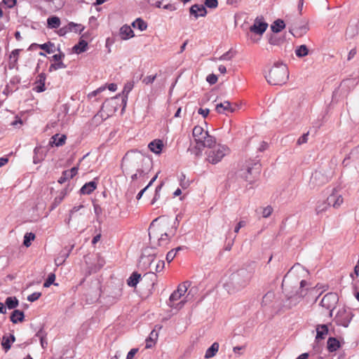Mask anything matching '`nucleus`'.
<instances>
[{
  "mask_svg": "<svg viewBox=\"0 0 359 359\" xmlns=\"http://www.w3.org/2000/svg\"><path fill=\"white\" fill-rule=\"evenodd\" d=\"M210 110L208 109H202L200 108L198 110V113L201 115H202L203 117L205 118L209 114Z\"/></svg>",
  "mask_w": 359,
  "mask_h": 359,
  "instance_id": "60",
  "label": "nucleus"
},
{
  "mask_svg": "<svg viewBox=\"0 0 359 359\" xmlns=\"http://www.w3.org/2000/svg\"><path fill=\"white\" fill-rule=\"evenodd\" d=\"M20 51V49H15L9 55L8 67L10 69H13L15 67L18 60L19 53Z\"/></svg>",
  "mask_w": 359,
  "mask_h": 359,
  "instance_id": "19",
  "label": "nucleus"
},
{
  "mask_svg": "<svg viewBox=\"0 0 359 359\" xmlns=\"http://www.w3.org/2000/svg\"><path fill=\"white\" fill-rule=\"evenodd\" d=\"M327 348L330 351L332 352L339 348V342L335 338L330 337L327 340Z\"/></svg>",
  "mask_w": 359,
  "mask_h": 359,
  "instance_id": "32",
  "label": "nucleus"
},
{
  "mask_svg": "<svg viewBox=\"0 0 359 359\" xmlns=\"http://www.w3.org/2000/svg\"><path fill=\"white\" fill-rule=\"evenodd\" d=\"M140 262L144 264L147 263L152 273L161 272L165 266V262L163 260H158L156 262L155 257L153 255H149L148 257L142 256Z\"/></svg>",
  "mask_w": 359,
  "mask_h": 359,
  "instance_id": "7",
  "label": "nucleus"
},
{
  "mask_svg": "<svg viewBox=\"0 0 359 359\" xmlns=\"http://www.w3.org/2000/svg\"><path fill=\"white\" fill-rule=\"evenodd\" d=\"M55 276L54 273H50L48 276V278L47 280L45 281V283H43V287H50L53 283V282L55 281Z\"/></svg>",
  "mask_w": 359,
  "mask_h": 359,
  "instance_id": "44",
  "label": "nucleus"
},
{
  "mask_svg": "<svg viewBox=\"0 0 359 359\" xmlns=\"http://www.w3.org/2000/svg\"><path fill=\"white\" fill-rule=\"evenodd\" d=\"M68 25V27H69V30L70 31V32H74L75 33H81L83 29H84V27L81 25V24H77V23H74V22H69L67 24Z\"/></svg>",
  "mask_w": 359,
  "mask_h": 359,
  "instance_id": "35",
  "label": "nucleus"
},
{
  "mask_svg": "<svg viewBox=\"0 0 359 359\" xmlns=\"http://www.w3.org/2000/svg\"><path fill=\"white\" fill-rule=\"evenodd\" d=\"M88 46V43L84 40H80L79 42L76 44L73 49L76 53H81L86 51Z\"/></svg>",
  "mask_w": 359,
  "mask_h": 359,
  "instance_id": "33",
  "label": "nucleus"
},
{
  "mask_svg": "<svg viewBox=\"0 0 359 359\" xmlns=\"http://www.w3.org/2000/svg\"><path fill=\"white\" fill-rule=\"evenodd\" d=\"M328 332V328L326 325H320L316 327V339H323Z\"/></svg>",
  "mask_w": 359,
  "mask_h": 359,
  "instance_id": "25",
  "label": "nucleus"
},
{
  "mask_svg": "<svg viewBox=\"0 0 359 359\" xmlns=\"http://www.w3.org/2000/svg\"><path fill=\"white\" fill-rule=\"evenodd\" d=\"M24 313L20 310H14L11 315V320L13 323L22 322L24 319Z\"/></svg>",
  "mask_w": 359,
  "mask_h": 359,
  "instance_id": "24",
  "label": "nucleus"
},
{
  "mask_svg": "<svg viewBox=\"0 0 359 359\" xmlns=\"http://www.w3.org/2000/svg\"><path fill=\"white\" fill-rule=\"evenodd\" d=\"M148 147L155 154H160L163 147V142L161 140L156 139L151 142Z\"/></svg>",
  "mask_w": 359,
  "mask_h": 359,
  "instance_id": "15",
  "label": "nucleus"
},
{
  "mask_svg": "<svg viewBox=\"0 0 359 359\" xmlns=\"http://www.w3.org/2000/svg\"><path fill=\"white\" fill-rule=\"evenodd\" d=\"M352 318V315L349 309L344 308L339 309L336 316L335 321L337 325L343 327H348Z\"/></svg>",
  "mask_w": 359,
  "mask_h": 359,
  "instance_id": "8",
  "label": "nucleus"
},
{
  "mask_svg": "<svg viewBox=\"0 0 359 359\" xmlns=\"http://www.w3.org/2000/svg\"><path fill=\"white\" fill-rule=\"evenodd\" d=\"M41 296V293L39 292H35L27 297V300L30 302H33L39 299Z\"/></svg>",
  "mask_w": 359,
  "mask_h": 359,
  "instance_id": "46",
  "label": "nucleus"
},
{
  "mask_svg": "<svg viewBox=\"0 0 359 359\" xmlns=\"http://www.w3.org/2000/svg\"><path fill=\"white\" fill-rule=\"evenodd\" d=\"M285 27V24L283 20L278 19L275 20L271 25V29L273 32L278 33L281 32Z\"/></svg>",
  "mask_w": 359,
  "mask_h": 359,
  "instance_id": "23",
  "label": "nucleus"
},
{
  "mask_svg": "<svg viewBox=\"0 0 359 359\" xmlns=\"http://www.w3.org/2000/svg\"><path fill=\"white\" fill-rule=\"evenodd\" d=\"M295 55L298 57H303L309 54V49L306 45H300L295 48Z\"/></svg>",
  "mask_w": 359,
  "mask_h": 359,
  "instance_id": "29",
  "label": "nucleus"
},
{
  "mask_svg": "<svg viewBox=\"0 0 359 359\" xmlns=\"http://www.w3.org/2000/svg\"><path fill=\"white\" fill-rule=\"evenodd\" d=\"M305 294L303 291L301 292L300 296L295 295L293 297H290L289 299L290 300V306H294L297 304L299 302V299L300 297H303Z\"/></svg>",
  "mask_w": 359,
  "mask_h": 359,
  "instance_id": "47",
  "label": "nucleus"
},
{
  "mask_svg": "<svg viewBox=\"0 0 359 359\" xmlns=\"http://www.w3.org/2000/svg\"><path fill=\"white\" fill-rule=\"evenodd\" d=\"M219 350V344L217 342H214L210 347H209L205 353V358H210L215 355Z\"/></svg>",
  "mask_w": 359,
  "mask_h": 359,
  "instance_id": "26",
  "label": "nucleus"
},
{
  "mask_svg": "<svg viewBox=\"0 0 359 359\" xmlns=\"http://www.w3.org/2000/svg\"><path fill=\"white\" fill-rule=\"evenodd\" d=\"M329 206L328 203L323 201V202H319L316 206V211L317 214H320L325 211Z\"/></svg>",
  "mask_w": 359,
  "mask_h": 359,
  "instance_id": "40",
  "label": "nucleus"
},
{
  "mask_svg": "<svg viewBox=\"0 0 359 359\" xmlns=\"http://www.w3.org/2000/svg\"><path fill=\"white\" fill-rule=\"evenodd\" d=\"M60 24V20L57 16H51L47 19V27L50 29L58 28Z\"/></svg>",
  "mask_w": 359,
  "mask_h": 359,
  "instance_id": "27",
  "label": "nucleus"
},
{
  "mask_svg": "<svg viewBox=\"0 0 359 359\" xmlns=\"http://www.w3.org/2000/svg\"><path fill=\"white\" fill-rule=\"evenodd\" d=\"M188 286L187 285V283H184L182 284H180L176 290H175L170 296L169 302H168V306L175 309H180L182 308V306L185 304V300H181L180 302H177L182 296L184 295V294L187 291Z\"/></svg>",
  "mask_w": 359,
  "mask_h": 359,
  "instance_id": "5",
  "label": "nucleus"
},
{
  "mask_svg": "<svg viewBox=\"0 0 359 359\" xmlns=\"http://www.w3.org/2000/svg\"><path fill=\"white\" fill-rule=\"evenodd\" d=\"M163 184L161 183L156 187V190H155V195L152 200V203H154V202L160 198V191L163 187Z\"/></svg>",
  "mask_w": 359,
  "mask_h": 359,
  "instance_id": "49",
  "label": "nucleus"
},
{
  "mask_svg": "<svg viewBox=\"0 0 359 359\" xmlns=\"http://www.w3.org/2000/svg\"><path fill=\"white\" fill-rule=\"evenodd\" d=\"M266 79L269 83L271 85H281L285 83L289 77L288 69L286 65L283 63H276L271 69Z\"/></svg>",
  "mask_w": 359,
  "mask_h": 359,
  "instance_id": "2",
  "label": "nucleus"
},
{
  "mask_svg": "<svg viewBox=\"0 0 359 359\" xmlns=\"http://www.w3.org/2000/svg\"><path fill=\"white\" fill-rule=\"evenodd\" d=\"M133 87H134L133 81H128L125 84L123 90V94L124 95L123 102H124L125 103L126 102L125 100L128 99V95L130 93V92L133 90Z\"/></svg>",
  "mask_w": 359,
  "mask_h": 359,
  "instance_id": "34",
  "label": "nucleus"
},
{
  "mask_svg": "<svg viewBox=\"0 0 359 359\" xmlns=\"http://www.w3.org/2000/svg\"><path fill=\"white\" fill-rule=\"evenodd\" d=\"M73 246H72V248L68 250L67 252L64 253L63 255H61V257H58L55 259V262L57 266L62 264L64 262V261L68 257L69 254Z\"/></svg>",
  "mask_w": 359,
  "mask_h": 359,
  "instance_id": "41",
  "label": "nucleus"
},
{
  "mask_svg": "<svg viewBox=\"0 0 359 359\" xmlns=\"http://www.w3.org/2000/svg\"><path fill=\"white\" fill-rule=\"evenodd\" d=\"M205 5L210 8H215L218 5L217 0H205Z\"/></svg>",
  "mask_w": 359,
  "mask_h": 359,
  "instance_id": "48",
  "label": "nucleus"
},
{
  "mask_svg": "<svg viewBox=\"0 0 359 359\" xmlns=\"http://www.w3.org/2000/svg\"><path fill=\"white\" fill-rule=\"evenodd\" d=\"M105 90V87H100L97 88V90L93 91L92 93L88 94V97L92 98L93 97H95L98 93L102 92Z\"/></svg>",
  "mask_w": 359,
  "mask_h": 359,
  "instance_id": "56",
  "label": "nucleus"
},
{
  "mask_svg": "<svg viewBox=\"0 0 359 359\" xmlns=\"http://www.w3.org/2000/svg\"><path fill=\"white\" fill-rule=\"evenodd\" d=\"M215 110L219 114L233 113L236 110V106L232 105L229 101H224L223 102L217 104L215 106Z\"/></svg>",
  "mask_w": 359,
  "mask_h": 359,
  "instance_id": "10",
  "label": "nucleus"
},
{
  "mask_svg": "<svg viewBox=\"0 0 359 359\" xmlns=\"http://www.w3.org/2000/svg\"><path fill=\"white\" fill-rule=\"evenodd\" d=\"M192 135L196 147L199 150L212 146L215 143V137L210 135L208 130L200 126H196L193 128Z\"/></svg>",
  "mask_w": 359,
  "mask_h": 359,
  "instance_id": "3",
  "label": "nucleus"
},
{
  "mask_svg": "<svg viewBox=\"0 0 359 359\" xmlns=\"http://www.w3.org/2000/svg\"><path fill=\"white\" fill-rule=\"evenodd\" d=\"M35 238V235L30 232L26 233L24 236L23 244L26 247H29L31 245V243Z\"/></svg>",
  "mask_w": 359,
  "mask_h": 359,
  "instance_id": "37",
  "label": "nucleus"
},
{
  "mask_svg": "<svg viewBox=\"0 0 359 359\" xmlns=\"http://www.w3.org/2000/svg\"><path fill=\"white\" fill-rule=\"evenodd\" d=\"M62 196L58 195L55 198L54 202L53 203L52 209H54L56 206H57L63 200Z\"/></svg>",
  "mask_w": 359,
  "mask_h": 359,
  "instance_id": "58",
  "label": "nucleus"
},
{
  "mask_svg": "<svg viewBox=\"0 0 359 359\" xmlns=\"http://www.w3.org/2000/svg\"><path fill=\"white\" fill-rule=\"evenodd\" d=\"M78 172V167H73L70 170H65L62 172V175L58 180L60 184L64 183L67 180L73 178Z\"/></svg>",
  "mask_w": 359,
  "mask_h": 359,
  "instance_id": "16",
  "label": "nucleus"
},
{
  "mask_svg": "<svg viewBox=\"0 0 359 359\" xmlns=\"http://www.w3.org/2000/svg\"><path fill=\"white\" fill-rule=\"evenodd\" d=\"M156 74L147 76L143 79V83H144L147 85L152 83L154 81V80L156 79Z\"/></svg>",
  "mask_w": 359,
  "mask_h": 359,
  "instance_id": "51",
  "label": "nucleus"
},
{
  "mask_svg": "<svg viewBox=\"0 0 359 359\" xmlns=\"http://www.w3.org/2000/svg\"><path fill=\"white\" fill-rule=\"evenodd\" d=\"M15 340V338L13 334H10L8 337L4 336L1 341V346L5 349L6 352L11 348V344Z\"/></svg>",
  "mask_w": 359,
  "mask_h": 359,
  "instance_id": "21",
  "label": "nucleus"
},
{
  "mask_svg": "<svg viewBox=\"0 0 359 359\" xmlns=\"http://www.w3.org/2000/svg\"><path fill=\"white\" fill-rule=\"evenodd\" d=\"M6 306L1 303V313L6 311V309H13L18 305V300L15 297H7L5 302Z\"/></svg>",
  "mask_w": 359,
  "mask_h": 359,
  "instance_id": "18",
  "label": "nucleus"
},
{
  "mask_svg": "<svg viewBox=\"0 0 359 359\" xmlns=\"http://www.w3.org/2000/svg\"><path fill=\"white\" fill-rule=\"evenodd\" d=\"M306 30H307V28L305 27V26H303L300 28V31L299 32V30L296 28V27H294L293 29H292L290 30V32L291 34L294 36H301L302 34L304 33H306Z\"/></svg>",
  "mask_w": 359,
  "mask_h": 359,
  "instance_id": "42",
  "label": "nucleus"
},
{
  "mask_svg": "<svg viewBox=\"0 0 359 359\" xmlns=\"http://www.w3.org/2000/svg\"><path fill=\"white\" fill-rule=\"evenodd\" d=\"M39 152V149L36 148L34 149L35 156H34V158H33V162L35 164H37V163H40V161L41 160L40 158L38 157V153Z\"/></svg>",
  "mask_w": 359,
  "mask_h": 359,
  "instance_id": "62",
  "label": "nucleus"
},
{
  "mask_svg": "<svg viewBox=\"0 0 359 359\" xmlns=\"http://www.w3.org/2000/svg\"><path fill=\"white\" fill-rule=\"evenodd\" d=\"M156 220H157V219H154L151 222V225L149 226V239L150 240H151L152 238H154V239L157 238L158 239V245L161 246V245H165V244H167L168 243L169 238H168V235L166 233H161V237L160 238H157L158 237L157 231L154 228V223Z\"/></svg>",
  "mask_w": 359,
  "mask_h": 359,
  "instance_id": "9",
  "label": "nucleus"
},
{
  "mask_svg": "<svg viewBox=\"0 0 359 359\" xmlns=\"http://www.w3.org/2000/svg\"><path fill=\"white\" fill-rule=\"evenodd\" d=\"M234 57V53L231 50H229L226 53H224L218 58H215L214 60H231Z\"/></svg>",
  "mask_w": 359,
  "mask_h": 359,
  "instance_id": "38",
  "label": "nucleus"
},
{
  "mask_svg": "<svg viewBox=\"0 0 359 359\" xmlns=\"http://www.w3.org/2000/svg\"><path fill=\"white\" fill-rule=\"evenodd\" d=\"M206 81L210 84H215L217 81V76L214 74H210L207 76Z\"/></svg>",
  "mask_w": 359,
  "mask_h": 359,
  "instance_id": "52",
  "label": "nucleus"
},
{
  "mask_svg": "<svg viewBox=\"0 0 359 359\" xmlns=\"http://www.w3.org/2000/svg\"><path fill=\"white\" fill-rule=\"evenodd\" d=\"M357 32L356 29L355 28H353L352 27H349L347 29L346 34L349 36H353L355 35V34Z\"/></svg>",
  "mask_w": 359,
  "mask_h": 359,
  "instance_id": "64",
  "label": "nucleus"
},
{
  "mask_svg": "<svg viewBox=\"0 0 359 359\" xmlns=\"http://www.w3.org/2000/svg\"><path fill=\"white\" fill-rule=\"evenodd\" d=\"M39 48L48 53H52L55 51V46L50 42L41 44Z\"/></svg>",
  "mask_w": 359,
  "mask_h": 359,
  "instance_id": "36",
  "label": "nucleus"
},
{
  "mask_svg": "<svg viewBox=\"0 0 359 359\" xmlns=\"http://www.w3.org/2000/svg\"><path fill=\"white\" fill-rule=\"evenodd\" d=\"M208 149L206 151V161L211 164H217L220 162L223 158L230 154V149L225 144H215L207 147Z\"/></svg>",
  "mask_w": 359,
  "mask_h": 359,
  "instance_id": "4",
  "label": "nucleus"
},
{
  "mask_svg": "<svg viewBox=\"0 0 359 359\" xmlns=\"http://www.w3.org/2000/svg\"><path fill=\"white\" fill-rule=\"evenodd\" d=\"M141 278L140 273L133 272L128 279V285L130 287H135Z\"/></svg>",
  "mask_w": 359,
  "mask_h": 359,
  "instance_id": "30",
  "label": "nucleus"
},
{
  "mask_svg": "<svg viewBox=\"0 0 359 359\" xmlns=\"http://www.w3.org/2000/svg\"><path fill=\"white\" fill-rule=\"evenodd\" d=\"M65 54L60 53V54H55L53 55L52 58L55 62H60L62 61V59L64 58Z\"/></svg>",
  "mask_w": 359,
  "mask_h": 359,
  "instance_id": "61",
  "label": "nucleus"
},
{
  "mask_svg": "<svg viewBox=\"0 0 359 359\" xmlns=\"http://www.w3.org/2000/svg\"><path fill=\"white\" fill-rule=\"evenodd\" d=\"M272 212H273L272 207L270 205H268L263 208L262 212V217L264 218H267L271 215Z\"/></svg>",
  "mask_w": 359,
  "mask_h": 359,
  "instance_id": "45",
  "label": "nucleus"
},
{
  "mask_svg": "<svg viewBox=\"0 0 359 359\" xmlns=\"http://www.w3.org/2000/svg\"><path fill=\"white\" fill-rule=\"evenodd\" d=\"M245 224H246V223H245V221H243V220L240 221V222L237 224V225L236 226V227H235V229H234V232H235L236 233H238L239 230H240L242 227L245 226Z\"/></svg>",
  "mask_w": 359,
  "mask_h": 359,
  "instance_id": "59",
  "label": "nucleus"
},
{
  "mask_svg": "<svg viewBox=\"0 0 359 359\" xmlns=\"http://www.w3.org/2000/svg\"><path fill=\"white\" fill-rule=\"evenodd\" d=\"M46 76L44 73L39 74L34 82L33 90L36 93H42L46 90L45 82Z\"/></svg>",
  "mask_w": 359,
  "mask_h": 359,
  "instance_id": "13",
  "label": "nucleus"
},
{
  "mask_svg": "<svg viewBox=\"0 0 359 359\" xmlns=\"http://www.w3.org/2000/svg\"><path fill=\"white\" fill-rule=\"evenodd\" d=\"M246 172L248 174L257 176L260 172V164L258 162L254 163L253 166H247Z\"/></svg>",
  "mask_w": 359,
  "mask_h": 359,
  "instance_id": "31",
  "label": "nucleus"
},
{
  "mask_svg": "<svg viewBox=\"0 0 359 359\" xmlns=\"http://www.w3.org/2000/svg\"><path fill=\"white\" fill-rule=\"evenodd\" d=\"M83 208V205H76V206L73 207L72 209L70 210V212H69V221L71 219V218L72 217V216L74 215V214L75 212L79 211Z\"/></svg>",
  "mask_w": 359,
  "mask_h": 359,
  "instance_id": "53",
  "label": "nucleus"
},
{
  "mask_svg": "<svg viewBox=\"0 0 359 359\" xmlns=\"http://www.w3.org/2000/svg\"><path fill=\"white\" fill-rule=\"evenodd\" d=\"M69 27H68V25H67L66 26H64L62 27H61L58 32H57V34L60 35V36H65V34H67V33L70 32V31L69 30Z\"/></svg>",
  "mask_w": 359,
  "mask_h": 359,
  "instance_id": "54",
  "label": "nucleus"
},
{
  "mask_svg": "<svg viewBox=\"0 0 359 359\" xmlns=\"http://www.w3.org/2000/svg\"><path fill=\"white\" fill-rule=\"evenodd\" d=\"M327 202L329 205H332L334 208H337L343 203V198L338 191L334 190L332 194L328 196Z\"/></svg>",
  "mask_w": 359,
  "mask_h": 359,
  "instance_id": "11",
  "label": "nucleus"
},
{
  "mask_svg": "<svg viewBox=\"0 0 359 359\" xmlns=\"http://www.w3.org/2000/svg\"><path fill=\"white\" fill-rule=\"evenodd\" d=\"M132 27L134 29H139L140 31L142 32L147 29V22L143 20L142 18H137L134 22H132Z\"/></svg>",
  "mask_w": 359,
  "mask_h": 359,
  "instance_id": "28",
  "label": "nucleus"
},
{
  "mask_svg": "<svg viewBox=\"0 0 359 359\" xmlns=\"http://www.w3.org/2000/svg\"><path fill=\"white\" fill-rule=\"evenodd\" d=\"M66 68V65L62 62H55L49 67V72L56 71L60 69Z\"/></svg>",
  "mask_w": 359,
  "mask_h": 359,
  "instance_id": "39",
  "label": "nucleus"
},
{
  "mask_svg": "<svg viewBox=\"0 0 359 359\" xmlns=\"http://www.w3.org/2000/svg\"><path fill=\"white\" fill-rule=\"evenodd\" d=\"M97 187V184L95 182H89L86 183L80 189V192L82 194H90Z\"/></svg>",
  "mask_w": 359,
  "mask_h": 359,
  "instance_id": "22",
  "label": "nucleus"
},
{
  "mask_svg": "<svg viewBox=\"0 0 359 359\" xmlns=\"http://www.w3.org/2000/svg\"><path fill=\"white\" fill-rule=\"evenodd\" d=\"M308 135H309V133H305L303 135H302L297 140V144H304L307 142L308 140Z\"/></svg>",
  "mask_w": 359,
  "mask_h": 359,
  "instance_id": "57",
  "label": "nucleus"
},
{
  "mask_svg": "<svg viewBox=\"0 0 359 359\" xmlns=\"http://www.w3.org/2000/svg\"><path fill=\"white\" fill-rule=\"evenodd\" d=\"M119 36L122 40H128L134 37V32L128 25H123L119 30Z\"/></svg>",
  "mask_w": 359,
  "mask_h": 359,
  "instance_id": "14",
  "label": "nucleus"
},
{
  "mask_svg": "<svg viewBox=\"0 0 359 359\" xmlns=\"http://www.w3.org/2000/svg\"><path fill=\"white\" fill-rule=\"evenodd\" d=\"M338 296L336 293L330 292L326 294L320 301L322 307L330 311V315L332 316V311L338 302Z\"/></svg>",
  "mask_w": 359,
  "mask_h": 359,
  "instance_id": "6",
  "label": "nucleus"
},
{
  "mask_svg": "<svg viewBox=\"0 0 359 359\" xmlns=\"http://www.w3.org/2000/svg\"><path fill=\"white\" fill-rule=\"evenodd\" d=\"M268 24L260 20L256 19L253 25L250 27V31L255 34L262 35L266 31Z\"/></svg>",
  "mask_w": 359,
  "mask_h": 359,
  "instance_id": "12",
  "label": "nucleus"
},
{
  "mask_svg": "<svg viewBox=\"0 0 359 359\" xmlns=\"http://www.w3.org/2000/svg\"><path fill=\"white\" fill-rule=\"evenodd\" d=\"M1 3L8 8H13L16 4V0H3Z\"/></svg>",
  "mask_w": 359,
  "mask_h": 359,
  "instance_id": "55",
  "label": "nucleus"
},
{
  "mask_svg": "<svg viewBox=\"0 0 359 359\" xmlns=\"http://www.w3.org/2000/svg\"><path fill=\"white\" fill-rule=\"evenodd\" d=\"M176 256V252H175V250H171L169 251L166 255V260L168 262H170L173 260V259Z\"/></svg>",
  "mask_w": 359,
  "mask_h": 359,
  "instance_id": "50",
  "label": "nucleus"
},
{
  "mask_svg": "<svg viewBox=\"0 0 359 359\" xmlns=\"http://www.w3.org/2000/svg\"><path fill=\"white\" fill-rule=\"evenodd\" d=\"M253 271L246 269H241L233 273L223 283V287L229 294H234L243 290L252 277Z\"/></svg>",
  "mask_w": 359,
  "mask_h": 359,
  "instance_id": "1",
  "label": "nucleus"
},
{
  "mask_svg": "<svg viewBox=\"0 0 359 359\" xmlns=\"http://www.w3.org/2000/svg\"><path fill=\"white\" fill-rule=\"evenodd\" d=\"M190 13L196 18L206 15V9L203 5L194 4L190 8Z\"/></svg>",
  "mask_w": 359,
  "mask_h": 359,
  "instance_id": "17",
  "label": "nucleus"
},
{
  "mask_svg": "<svg viewBox=\"0 0 359 359\" xmlns=\"http://www.w3.org/2000/svg\"><path fill=\"white\" fill-rule=\"evenodd\" d=\"M180 185L182 189H187L189 186V182L186 180V176L182 173L179 177Z\"/></svg>",
  "mask_w": 359,
  "mask_h": 359,
  "instance_id": "43",
  "label": "nucleus"
},
{
  "mask_svg": "<svg viewBox=\"0 0 359 359\" xmlns=\"http://www.w3.org/2000/svg\"><path fill=\"white\" fill-rule=\"evenodd\" d=\"M137 349L132 348L127 354L126 359H133L135 353H137Z\"/></svg>",
  "mask_w": 359,
  "mask_h": 359,
  "instance_id": "63",
  "label": "nucleus"
},
{
  "mask_svg": "<svg viewBox=\"0 0 359 359\" xmlns=\"http://www.w3.org/2000/svg\"><path fill=\"white\" fill-rule=\"evenodd\" d=\"M65 140L66 136L65 135L56 134L51 137L50 144L60 147L65 144Z\"/></svg>",
  "mask_w": 359,
  "mask_h": 359,
  "instance_id": "20",
  "label": "nucleus"
}]
</instances>
